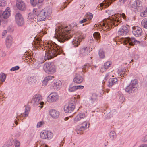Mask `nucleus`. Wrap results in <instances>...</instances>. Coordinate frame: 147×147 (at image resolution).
<instances>
[{"instance_id":"1","label":"nucleus","mask_w":147,"mask_h":147,"mask_svg":"<svg viewBox=\"0 0 147 147\" xmlns=\"http://www.w3.org/2000/svg\"><path fill=\"white\" fill-rule=\"evenodd\" d=\"M72 31L70 26L61 25L55 30V37L60 42H63L65 40L71 37Z\"/></svg>"},{"instance_id":"2","label":"nucleus","mask_w":147,"mask_h":147,"mask_svg":"<svg viewBox=\"0 0 147 147\" xmlns=\"http://www.w3.org/2000/svg\"><path fill=\"white\" fill-rule=\"evenodd\" d=\"M120 16L123 19H125L126 16L124 13H122L120 15L115 14L114 16L112 15V17L111 18H107L104 20V22H102L101 24L105 27L106 29H110L114 26H117L118 24L119 20L118 19V17Z\"/></svg>"},{"instance_id":"3","label":"nucleus","mask_w":147,"mask_h":147,"mask_svg":"<svg viewBox=\"0 0 147 147\" xmlns=\"http://www.w3.org/2000/svg\"><path fill=\"white\" fill-rule=\"evenodd\" d=\"M33 11L36 17L35 19L37 22H40L45 20L50 16L52 13V9L50 8L46 7L40 11L38 9H34Z\"/></svg>"},{"instance_id":"4","label":"nucleus","mask_w":147,"mask_h":147,"mask_svg":"<svg viewBox=\"0 0 147 147\" xmlns=\"http://www.w3.org/2000/svg\"><path fill=\"white\" fill-rule=\"evenodd\" d=\"M49 47L50 49L49 50L48 52L45 53L44 57L45 61L55 57L63 52L62 47L59 46H57L55 44H52L50 45Z\"/></svg>"},{"instance_id":"5","label":"nucleus","mask_w":147,"mask_h":147,"mask_svg":"<svg viewBox=\"0 0 147 147\" xmlns=\"http://www.w3.org/2000/svg\"><path fill=\"white\" fill-rule=\"evenodd\" d=\"M77 99L74 98L65 105L64 107V110L66 113H70L73 111L75 108V105L77 104Z\"/></svg>"},{"instance_id":"6","label":"nucleus","mask_w":147,"mask_h":147,"mask_svg":"<svg viewBox=\"0 0 147 147\" xmlns=\"http://www.w3.org/2000/svg\"><path fill=\"white\" fill-rule=\"evenodd\" d=\"M43 69L47 73L52 74L56 71L55 67L52 62L46 63L44 65Z\"/></svg>"},{"instance_id":"7","label":"nucleus","mask_w":147,"mask_h":147,"mask_svg":"<svg viewBox=\"0 0 147 147\" xmlns=\"http://www.w3.org/2000/svg\"><path fill=\"white\" fill-rule=\"evenodd\" d=\"M42 98L41 96L39 94H36L34 95L32 99L31 103L32 105L34 106L38 105L40 107V108L43 107V105L44 102H41Z\"/></svg>"},{"instance_id":"8","label":"nucleus","mask_w":147,"mask_h":147,"mask_svg":"<svg viewBox=\"0 0 147 147\" xmlns=\"http://www.w3.org/2000/svg\"><path fill=\"white\" fill-rule=\"evenodd\" d=\"M137 83L138 81L136 79L131 80L129 85L126 88L125 91L129 94L134 93Z\"/></svg>"},{"instance_id":"9","label":"nucleus","mask_w":147,"mask_h":147,"mask_svg":"<svg viewBox=\"0 0 147 147\" xmlns=\"http://www.w3.org/2000/svg\"><path fill=\"white\" fill-rule=\"evenodd\" d=\"M123 41L124 43L130 48L134 44L140 43V42L136 40L134 37H126L123 39Z\"/></svg>"},{"instance_id":"10","label":"nucleus","mask_w":147,"mask_h":147,"mask_svg":"<svg viewBox=\"0 0 147 147\" xmlns=\"http://www.w3.org/2000/svg\"><path fill=\"white\" fill-rule=\"evenodd\" d=\"M53 136V134L51 131L46 130L42 131L40 134L41 138L44 139H51L52 138Z\"/></svg>"},{"instance_id":"11","label":"nucleus","mask_w":147,"mask_h":147,"mask_svg":"<svg viewBox=\"0 0 147 147\" xmlns=\"http://www.w3.org/2000/svg\"><path fill=\"white\" fill-rule=\"evenodd\" d=\"M142 5V3L140 1L136 0L134 1L133 4L131 5V8L133 11H140L143 8Z\"/></svg>"},{"instance_id":"12","label":"nucleus","mask_w":147,"mask_h":147,"mask_svg":"<svg viewBox=\"0 0 147 147\" xmlns=\"http://www.w3.org/2000/svg\"><path fill=\"white\" fill-rule=\"evenodd\" d=\"M15 21L17 24L19 26H22L24 24V21L22 15L19 13L16 14Z\"/></svg>"},{"instance_id":"13","label":"nucleus","mask_w":147,"mask_h":147,"mask_svg":"<svg viewBox=\"0 0 147 147\" xmlns=\"http://www.w3.org/2000/svg\"><path fill=\"white\" fill-rule=\"evenodd\" d=\"M89 126L90 124L87 121H84L81 124V126H77L76 127L77 134H79L78 131H79L80 134L82 133L85 130L89 127Z\"/></svg>"},{"instance_id":"14","label":"nucleus","mask_w":147,"mask_h":147,"mask_svg":"<svg viewBox=\"0 0 147 147\" xmlns=\"http://www.w3.org/2000/svg\"><path fill=\"white\" fill-rule=\"evenodd\" d=\"M61 82L59 80H54L51 83L50 88L52 90H59L61 87Z\"/></svg>"},{"instance_id":"15","label":"nucleus","mask_w":147,"mask_h":147,"mask_svg":"<svg viewBox=\"0 0 147 147\" xmlns=\"http://www.w3.org/2000/svg\"><path fill=\"white\" fill-rule=\"evenodd\" d=\"M59 98L57 93L56 92L51 93L47 98V100L49 102H54L56 101Z\"/></svg>"},{"instance_id":"16","label":"nucleus","mask_w":147,"mask_h":147,"mask_svg":"<svg viewBox=\"0 0 147 147\" xmlns=\"http://www.w3.org/2000/svg\"><path fill=\"white\" fill-rule=\"evenodd\" d=\"M16 5L18 9L21 11H24L26 9V3L22 0H16Z\"/></svg>"},{"instance_id":"17","label":"nucleus","mask_w":147,"mask_h":147,"mask_svg":"<svg viewBox=\"0 0 147 147\" xmlns=\"http://www.w3.org/2000/svg\"><path fill=\"white\" fill-rule=\"evenodd\" d=\"M128 26H122L118 31L119 36H125L129 32Z\"/></svg>"},{"instance_id":"18","label":"nucleus","mask_w":147,"mask_h":147,"mask_svg":"<svg viewBox=\"0 0 147 147\" xmlns=\"http://www.w3.org/2000/svg\"><path fill=\"white\" fill-rule=\"evenodd\" d=\"M132 33L134 36L136 37H140L142 35V30L141 28L138 27L134 26L132 28Z\"/></svg>"},{"instance_id":"19","label":"nucleus","mask_w":147,"mask_h":147,"mask_svg":"<svg viewBox=\"0 0 147 147\" xmlns=\"http://www.w3.org/2000/svg\"><path fill=\"white\" fill-rule=\"evenodd\" d=\"M84 38V36L82 35H77L76 37H75L72 42L73 45L74 47H78L80 45V42Z\"/></svg>"},{"instance_id":"20","label":"nucleus","mask_w":147,"mask_h":147,"mask_svg":"<svg viewBox=\"0 0 147 147\" xmlns=\"http://www.w3.org/2000/svg\"><path fill=\"white\" fill-rule=\"evenodd\" d=\"M89 52L88 48L87 47L84 46L80 48L79 50V56L80 57H83L88 55Z\"/></svg>"},{"instance_id":"21","label":"nucleus","mask_w":147,"mask_h":147,"mask_svg":"<svg viewBox=\"0 0 147 147\" xmlns=\"http://www.w3.org/2000/svg\"><path fill=\"white\" fill-rule=\"evenodd\" d=\"M13 37L11 35H8L6 37L5 42V44L7 48H10L13 42Z\"/></svg>"},{"instance_id":"22","label":"nucleus","mask_w":147,"mask_h":147,"mask_svg":"<svg viewBox=\"0 0 147 147\" xmlns=\"http://www.w3.org/2000/svg\"><path fill=\"white\" fill-rule=\"evenodd\" d=\"M86 117L85 113H79L74 119V122L76 123L78 121L84 119Z\"/></svg>"},{"instance_id":"23","label":"nucleus","mask_w":147,"mask_h":147,"mask_svg":"<svg viewBox=\"0 0 147 147\" xmlns=\"http://www.w3.org/2000/svg\"><path fill=\"white\" fill-rule=\"evenodd\" d=\"M83 80L84 79L82 76L79 74H76L73 79V81L77 84H80L82 82Z\"/></svg>"},{"instance_id":"24","label":"nucleus","mask_w":147,"mask_h":147,"mask_svg":"<svg viewBox=\"0 0 147 147\" xmlns=\"http://www.w3.org/2000/svg\"><path fill=\"white\" fill-rule=\"evenodd\" d=\"M49 113L51 116L54 118H58L59 114V111L54 109L51 110L49 112Z\"/></svg>"},{"instance_id":"25","label":"nucleus","mask_w":147,"mask_h":147,"mask_svg":"<svg viewBox=\"0 0 147 147\" xmlns=\"http://www.w3.org/2000/svg\"><path fill=\"white\" fill-rule=\"evenodd\" d=\"M98 97V95L96 94H92V96L89 98V102L92 104L96 102L97 100Z\"/></svg>"},{"instance_id":"26","label":"nucleus","mask_w":147,"mask_h":147,"mask_svg":"<svg viewBox=\"0 0 147 147\" xmlns=\"http://www.w3.org/2000/svg\"><path fill=\"white\" fill-rule=\"evenodd\" d=\"M10 10L9 7H7L5 10L3 12V16L4 18L7 19L8 18L10 15Z\"/></svg>"},{"instance_id":"27","label":"nucleus","mask_w":147,"mask_h":147,"mask_svg":"<svg viewBox=\"0 0 147 147\" xmlns=\"http://www.w3.org/2000/svg\"><path fill=\"white\" fill-rule=\"evenodd\" d=\"M117 80L116 78H110L109 80V87H111L113 85L117 83Z\"/></svg>"},{"instance_id":"28","label":"nucleus","mask_w":147,"mask_h":147,"mask_svg":"<svg viewBox=\"0 0 147 147\" xmlns=\"http://www.w3.org/2000/svg\"><path fill=\"white\" fill-rule=\"evenodd\" d=\"M127 71L126 70V69H119L117 71V73L121 77L123 76V77H124V76L126 75V74Z\"/></svg>"},{"instance_id":"29","label":"nucleus","mask_w":147,"mask_h":147,"mask_svg":"<svg viewBox=\"0 0 147 147\" xmlns=\"http://www.w3.org/2000/svg\"><path fill=\"white\" fill-rule=\"evenodd\" d=\"M33 13H30L29 14L28 16V19L30 21L32 22L33 20H35L36 22L37 20L35 19V18H36V17L35 14L33 13Z\"/></svg>"},{"instance_id":"30","label":"nucleus","mask_w":147,"mask_h":147,"mask_svg":"<svg viewBox=\"0 0 147 147\" xmlns=\"http://www.w3.org/2000/svg\"><path fill=\"white\" fill-rule=\"evenodd\" d=\"M115 0H104L103 3H101V4H103L105 6V7H107L110 5L111 2L113 1H115Z\"/></svg>"},{"instance_id":"31","label":"nucleus","mask_w":147,"mask_h":147,"mask_svg":"<svg viewBox=\"0 0 147 147\" xmlns=\"http://www.w3.org/2000/svg\"><path fill=\"white\" fill-rule=\"evenodd\" d=\"M29 111V108L28 107L26 106L24 109V112L21 114L22 116L24 117H27L28 115Z\"/></svg>"},{"instance_id":"32","label":"nucleus","mask_w":147,"mask_h":147,"mask_svg":"<svg viewBox=\"0 0 147 147\" xmlns=\"http://www.w3.org/2000/svg\"><path fill=\"white\" fill-rule=\"evenodd\" d=\"M109 136L112 140H115L116 137L115 132L113 131H111L109 133Z\"/></svg>"},{"instance_id":"33","label":"nucleus","mask_w":147,"mask_h":147,"mask_svg":"<svg viewBox=\"0 0 147 147\" xmlns=\"http://www.w3.org/2000/svg\"><path fill=\"white\" fill-rule=\"evenodd\" d=\"M119 101L121 103H123L125 100V98L123 94L119 93Z\"/></svg>"},{"instance_id":"34","label":"nucleus","mask_w":147,"mask_h":147,"mask_svg":"<svg viewBox=\"0 0 147 147\" xmlns=\"http://www.w3.org/2000/svg\"><path fill=\"white\" fill-rule=\"evenodd\" d=\"M141 25L144 28L147 29V19H144L142 21Z\"/></svg>"},{"instance_id":"35","label":"nucleus","mask_w":147,"mask_h":147,"mask_svg":"<svg viewBox=\"0 0 147 147\" xmlns=\"http://www.w3.org/2000/svg\"><path fill=\"white\" fill-rule=\"evenodd\" d=\"M99 55L100 58L103 59L105 57V53L102 49H100L98 53Z\"/></svg>"},{"instance_id":"36","label":"nucleus","mask_w":147,"mask_h":147,"mask_svg":"<svg viewBox=\"0 0 147 147\" xmlns=\"http://www.w3.org/2000/svg\"><path fill=\"white\" fill-rule=\"evenodd\" d=\"M76 90V86H74L72 85H70L69 88V90L71 92L75 91Z\"/></svg>"},{"instance_id":"37","label":"nucleus","mask_w":147,"mask_h":147,"mask_svg":"<svg viewBox=\"0 0 147 147\" xmlns=\"http://www.w3.org/2000/svg\"><path fill=\"white\" fill-rule=\"evenodd\" d=\"M89 65L88 64H86L82 67V71L83 72H85L88 69Z\"/></svg>"},{"instance_id":"38","label":"nucleus","mask_w":147,"mask_h":147,"mask_svg":"<svg viewBox=\"0 0 147 147\" xmlns=\"http://www.w3.org/2000/svg\"><path fill=\"white\" fill-rule=\"evenodd\" d=\"M2 147H13V146L11 142H7Z\"/></svg>"},{"instance_id":"39","label":"nucleus","mask_w":147,"mask_h":147,"mask_svg":"<svg viewBox=\"0 0 147 147\" xmlns=\"http://www.w3.org/2000/svg\"><path fill=\"white\" fill-rule=\"evenodd\" d=\"M93 15L91 13H87L86 14V18L88 20H91L93 18Z\"/></svg>"},{"instance_id":"40","label":"nucleus","mask_w":147,"mask_h":147,"mask_svg":"<svg viewBox=\"0 0 147 147\" xmlns=\"http://www.w3.org/2000/svg\"><path fill=\"white\" fill-rule=\"evenodd\" d=\"M94 37L95 38L98 39L100 38V34L98 32H95L93 34Z\"/></svg>"},{"instance_id":"41","label":"nucleus","mask_w":147,"mask_h":147,"mask_svg":"<svg viewBox=\"0 0 147 147\" xmlns=\"http://www.w3.org/2000/svg\"><path fill=\"white\" fill-rule=\"evenodd\" d=\"M111 64V62L110 61H107L104 64V67H105L107 69L110 67Z\"/></svg>"},{"instance_id":"42","label":"nucleus","mask_w":147,"mask_h":147,"mask_svg":"<svg viewBox=\"0 0 147 147\" xmlns=\"http://www.w3.org/2000/svg\"><path fill=\"white\" fill-rule=\"evenodd\" d=\"M43 63V62L36 63L34 65V67L36 69H38L41 66V64Z\"/></svg>"},{"instance_id":"43","label":"nucleus","mask_w":147,"mask_h":147,"mask_svg":"<svg viewBox=\"0 0 147 147\" xmlns=\"http://www.w3.org/2000/svg\"><path fill=\"white\" fill-rule=\"evenodd\" d=\"M14 141L15 147H20V143L19 141L17 140H14Z\"/></svg>"},{"instance_id":"44","label":"nucleus","mask_w":147,"mask_h":147,"mask_svg":"<svg viewBox=\"0 0 147 147\" xmlns=\"http://www.w3.org/2000/svg\"><path fill=\"white\" fill-rule=\"evenodd\" d=\"M45 123L43 121H40L37 123V128H40Z\"/></svg>"},{"instance_id":"45","label":"nucleus","mask_w":147,"mask_h":147,"mask_svg":"<svg viewBox=\"0 0 147 147\" xmlns=\"http://www.w3.org/2000/svg\"><path fill=\"white\" fill-rule=\"evenodd\" d=\"M112 74L110 73H108L105 76L104 79L106 80H107L109 78L112 76Z\"/></svg>"},{"instance_id":"46","label":"nucleus","mask_w":147,"mask_h":147,"mask_svg":"<svg viewBox=\"0 0 147 147\" xmlns=\"http://www.w3.org/2000/svg\"><path fill=\"white\" fill-rule=\"evenodd\" d=\"M6 5V1L3 0L0 1V6H5Z\"/></svg>"},{"instance_id":"47","label":"nucleus","mask_w":147,"mask_h":147,"mask_svg":"<svg viewBox=\"0 0 147 147\" xmlns=\"http://www.w3.org/2000/svg\"><path fill=\"white\" fill-rule=\"evenodd\" d=\"M6 76L4 74H2L1 75V81L3 82H4L6 79Z\"/></svg>"},{"instance_id":"48","label":"nucleus","mask_w":147,"mask_h":147,"mask_svg":"<svg viewBox=\"0 0 147 147\" xmlns=\"http://www.w3.org/2000/svg\"><path fill=\"white\" fill-rule=\"evenodd\" d=\"M30 3L33 7L36 6L37 4L36 0H30Z\"/></svg>"},{"instance_id":"49","label":"nucleus","mask_w":147,"mask_h":147,"mask_svg":"<svg viewBox=\"0 0 147 147\" xmlns=\"http://www.w3.org/2000/svg\"><path fill=\"white\" fill-rule=\"evenodd\" d=\"M19 68L20 67L19 66H16L14 67H13L11 68L10 69V71H13L16 70H18L19 69Z\"/></svg>"},{"instance_id":"50","label":"nucleus","mask_w":147,"mask_h":147,"mask_svg":"<svg viewBox=\"0 0 147 147\" xmlns=\"http://www.w3.org/2000/svg\"><path fill=\"white\" fill-rule=\"evenodd\" d=\"M54 78V77L53 76H47L45 77L44 78H45V80L48 81L49 80H52Z\"/></svg>"},{"instance_id":"51","label":"nucleus","mask_w":147,"mask_h":147,"mask_svg":"<svg viewBox=\"0 0 147 147\" xmlns=\"http://www.w3.org/2000/svg\"><path fill=\"white\" fill-rule=\"evenodd\" d=\"M7 33V31L6 30H4L2 33V38H4L5 37L6 34Z\"/></svg>"},{"instance_id":"52","label":"nucleus","mask_w":147,"mask_h":147,"mask_svg":"<svg viewBox=\"0 0 147 147\" xmlns=\"http://www.w3.org/2000/svg\"><path fill=\"white\" fill-rule=\"evenodd\" d=\"M140 15L141 17H144L147 16V14L144 11L140 13Z\"/></svg>"},{"instance_id":"53","label":"nucleus","mask_w":147,"mask_h":147,"mask_svg":"<svg viewBox=\"0 0 147 147\" xmlns=\"http://www.w3.org/2000/svg\"><path fill=\"white\" fill-rule=\"evenodd\" d=\"M88 42L90 43H92L93 42V38L92 36H89L88 38Z\"/></svg>"},{"instance_id":"54","label":"nucleus","mask_w":147,"mask_h":147,"mask_svg":"<svg viewBox=\"0 0 147 147\" xmlns=\"http://www.w3.org/2000/svg\"><path fill=\"white\" fill-rule=\"evenodd\" d=\"M47 81L45 80L44 78L42 82V85L44 86H46L47 84Z\"/></svg>"},{"instance_id":"55","label":"nucleus","mask_w":147,"mask_h":147,"mask_svg":"<svg viewBox=\"0 0 147 147\" xmlns=\"http://www.w3.org/2000/svg\"><path fill=\"white\" fill-rule=\"evenodd\" d=\"M76 90L78 89H83L84 87L82 85H78V86H76Z\"/></svg>"},{"instance_id":"56","label":"nucleus","mask_w":147,"mask_h":147,"mask_svg":"<svg viewBox=\"0 0 147 147\" xmlns=\"http://www.w3.org/2000/svg\"><path fill=\"white\" fill-rule=\"evenodd\" d=\"M87 21V20L86 18H84L83 20L79 21V23L80 24H82V23L86 22Z\"/></svg>"},{"instance_id":"57","label":"nucleus","mask_w":147,"mask_h":147,"mask_svg":"<svg viewBox=\"0 0 147 147\" xmlns=\"http://www.w3.org/2000/svg\"><path fill=\"white\" fill-rule=\"evenodd\" d=\"M142 140L144 142L147 141V135L145 136L142 139Z\"/></svg>"},{"instance_id":"58","label":"nucleus","mask_w":147,"mask_h":147,"mask_svg":"<svg viewBox=\"0 0 147 147\" xmlns=\"http://www.w3.org/2000/svg\"><path fill=\"white\" fill-rule=\"evenodd\" d=\"M107 69L105 67H104V66L102 67L100 69V71H101L102 72H104L105 71L106 69Z\"/></svg>"},{"instance_id":"59","label":"nucleus","mask_w":147,"mask_h":147,"mask_svg":"<svg viewBox=\"0 0 147 147\" xmlns=\"http://www.w3.org/2000/svg\"><path fill=\"white\" fill-rule=\"evenodd\" d=\"M139 147H147V145L146 144H143L140 146Z\"/></svg>"},{"instance_id":"60","label":"nucleus","mask_w":147,"mask_h":147,"mask_svg":"<svg viewBox=\"0 0 147 147\" xmlns=\"http://www.w3.org/2000/svg\"><path fill=\"white\" fill-rule=\"evenodd\" d=\"M44 1V0H38V2L40 4L42 3Z\"/></svg>"},{"instance_id":"61","label":"nucleus","mask_w":147,"mask_h":147,"mask_svg":"<svg viewBox=\"0 0 147 147\" xmlns=\"http://www.w3.org/2000/svg\"><path fill=\"white\" fill-rule=\"evenodd\" d=\"M144 11L146 14H147V7Z\"/></svg>"},{"instance_id":"62","label":"nucleus","mask_w":147,"mask_h":147,"mask_svg":"<svg viewBox=\"0 0 147 147\" xmlns=\"http://www.w3.org/2000/svg\"><path fill=\"white\" fill-rule=\"evenodd\" d=\"M69 119V118L68 117H65V120H68Z\"/></svg>"},{"instance_id":"63","label":"nucleus","mask_w":147,"mask_h":147,"mask_svg":"<svg viewBox=\"0 0 147 147\" xmlns=\"http://www.w3.org/2000/svg\"><path fill=\"white\" fill-rule=\"evenodd\" d=\"M127 0H121V1H123V3H124Z\"/></svg>"},{"instance_id":"64","label":"nucleus","mask_w":147,"mask_h":147,"mask_svg":"<svg viewBox=\"0 0 147 147\" xmlns=\"http://www.w3.org/2000/svg\"><path fill=\"white\" fill-rule=\"evenodd\" d=\"M15 123L16 125L17 124L18 122L16 121V120L15 121Z\"/></svg>"}]
</instances>
